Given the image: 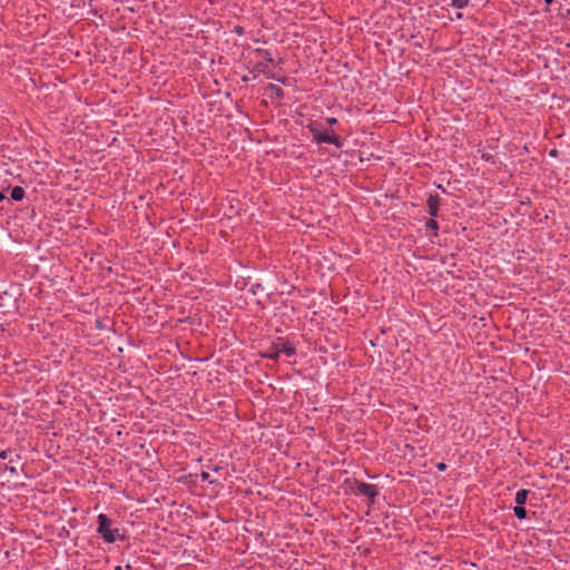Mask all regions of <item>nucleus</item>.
Returning <instances> with one entry per match:
<instances>
[{
  "instance_id": "obj_1",
  "label": "nucleus",
  "mask_w": 570,
  "mask_h": 570,
  "mask_svg": "<svg viewBox=\"0 0 570 570\" xmlns=\"http://www.w3.org/2000/svg\"><path fill=\"white\" fill-rule=\"evenodd\" d=\"M307 129L313 135V140L317 144H333L337 148L343 146V139L333 129H326L321 124L311 122Z\"/></svg>"
},
{
  "instance_id": "obj_2",
  "label": "nucleus",
  "mask_w": 570,
  "mask_h": 570,
  "mask_svg": "<svg viewBox=\"0 0 570 570\" xmlns=\"http://www.w3.org/2000/svg\"><path fill=\"white\" fill-rule=\"evenodd\" d=\"M21 295L20 288L11 284L0 292V313L7 314L18 309V297Z\"/></svg>"
},
{
  "instance_id": "obj_3",
  "label": "nucleus",
  "mask_w": 570,
  "mask_h": 570,
  "mask_svg": "<svg viewBox=\"0 0 570 570\" xmlns=\"http://www.w3.org/2000/svg\"><path fill=\"white\" fill-rule=\"evenodd\" d=\"M345 483L350 485L351 491L356 495L366 497L370 505L375 502L376 497L380 494L379 488L375 484L365 483L357 479H346Z\"/></svg>"
},
{
  "instance_id": "obj_4",
  "label": "nucleus",
  "mask_w": 570,
  "mask_h": 570,
  "mask_svg": "<svg viewBox=\"0 0 570 570\" xmlns=\"http://www.w3.org/2000/svg\"><path fill=\"white\" fill-rule=\"evenodd\" d=\"M97 532L102 537L104 541L107 543H114L116 541V535L111 532V519L107 514L100 513L97 517Z\"/></svg>"
},
{
  "instance_id": "obj_5",
  "label": "nucleus",
  "mask_w": 570,
  "mask_h": 570,
  "mask_svg": "<svg viewBox=\"0 0 570 570\" xmlns=\"http://www.w3.org/2000/svg\"><path fill=\"white\" fill-rule=\"evenodd\" d=\"M255 52L258 55V56H262L264 58V62H258L256 66H255V69H257L258 71H262L264 72L265 68H268L269 65H273L274 63V60L272 58V55L269 53L268 50L266 49H261V48H257L255 50Z\"/></svg>"
},
{
  "instance_id": "obj_6",
  "label": "nucleus",
  "mask_w": 570,
  "mask_h": 570,
  "mask_svg": "<svg viewBox=\"0 0 570 570\" xmlns=\"http://www.w3.org/2000/svg\"><path fill=\"white\" fill-rule=\"evenodd\" d=\"M426 205H428V208H429V214L432 216V217H436L439 215V210H440V196L438 194H430L428 200H426Z\"/></svg>"
},
{
  "instance_id": "obj_7",
  "label": "nucleus",
  "mask_w": 570,
  "mask_h": 570,
  "mask_svg": "<svg viewBox=\"0 0 570 570\" xmlns=\"http://www.w3.org/2000/svg\"><path fill=\"white\" fill-rule=\"evenodd\" d=\"M279 354H281V344L278 342H274L271 344V346L265 351L263 352L261 355L262 357L264 358H267V360H277L279 357Z\"/></svg>"
},
{
  "instance_id": "obj_8",
  "label": "nucleus",
  "mask_w": 570,
  "mask_h": 570,
  "mask_svg": "<svg viewBox=\"0 0 570 570\" xmlns=\"http://www.w3.org/2000/svg\"><path fill=\"white\" fill-rule=\"evenodd\" d=\"M266 91L269 92V98L272 100H282L285 96L284 90L279 86L274 83H268L266 87Z\"/></svg>"
},
{
  "instance_id": "obj_9",
  "label": "nucleus",
  "mask_w": 570,
  "mask_h": 570,
  "mask_svg": "<svg viewBox=\"0 0 570 570\" xmlns=\"http://www.w3.org/2000/svg\"><path fill=\"white\" fill-rule=\"evenodd\" d=\"M277 342L281 344V353L283 352L287 356H294L296 354L295 346L291 344L287 340L278 337Z\"/></svg>"
},
{
  "instance_id": "obj_10",
  "label": "nucleus",
  "mask_w": 570,
  "mask_h": 570,
  "mask_svg": "<svg viewBox=\"0 0 570 570\" xmlns=\"http://www.w3.org/2000/svg\"><path fill=\"white\" fill-rule=\"evenodd\" d=\"M20 460H21V456L19 454H16L14 458H10L9 463L6 464L4 470L9 471L12 474L17 473V465H19Z\"/></svg>"
},
{
  "instance_id": "obj_11",
  "label": "nucleus",
  "mask_w": 570,
  "mask_h": 570,
  "mask_svg": "<svg viewBox=\"0 0 570 570\" xmlns=\"http://www.w3.org/2000/svg\"><path fill=\"white\" fill-rule=\"evenodd\" d=\"M24 195H26V191L21 186H14L11 189L10 197H11V199H13L16 202H20L24 198Z\"/></svg>"
},
{
  "instance_id": "obj_12",
  "label": "nucleus",
  "mask_w": 570,
  "mask_h": 570,
  "mask_svg": "<svg viewBox=\"0 0 570 570\" xmlns=\"http://www.w3.org/2000/svg\"><path fill=\"white\" fill-rule=\"evenodd\" d=\"M249 292L254 296H264L266 294V288L264 287V285L262 283H254L250 285Z\"/></svg>"
},
{
  "instance_id": "obj_13",
  "label": "nucleus",
  "mask_w": 570,
  "mask_h": 570,
  "mask_svg": "<svg viewBox=\"0 0 570 570\" xmlns=\"http://www.w3.org/2000/svg\"><path fill=\"white\" fill-rule=\"evenodd\" d=\"M529 493L530 491L527 489L519 490L515 494V503L519 505H524L528 500Z\"/></svg>"
},
{
  "instance_id": "obj_14",
  "label": "nucleus",
  "mask_w": 570,
  "mask_h": 570,
  "mask_svg": "<svg viewBox=\"0 0 570 570\" xmlns=\"http://www.w3.org/2000/svg\"><path fill=\"white\" fill-rule=\"evenodd\" d=\"M425 227L428 230L432 232L431 237L438 236L439 224L435 219H433V218L428 219L425 223Z\"/></svg>"
},
{
  "instance_id": "obj_15",
  "label": "nucleus",
  "mask_w": 570,
  "mask_h": 570,
  "mask_svg": "<svg viewBox=\"0 0 570 570\" xmlns=\"http://www.w3.org/2000/svg\"><path fill=\"white\" fill-rule=\"evenodd\" d=\"M513 512H514V515L519 519V520H523L527 518V510L523 505H519L517 504L514 508H513Z\"/></svg>"
},
{
  "instance_id": "obj_16",
  "label": "nucleus",
  "mask_w": 570,
  "mask_h": 570,
  "mask_svg": "<svg viewBox=\"0 0 570 570\" xmlns=\"http://www.w3.org/2000/svg\"><path fill=\"white\" fill-rule=\"evenodd\" d=\"M469 0H452L451 6L456 9H463L468 6Z\"/></svg>"
},
{
  "instance_id": "obj_17",
  "label": "nucleus",
  "mask_w": 570,
  "mask_h": 570,
  "mask_svg": "<svg viewBox=\"0 0 570 570\" xmlns=\"http://www.w3.org/2000/svg\"><path fill=\"white\" fill-rule=\"evenodd\" d=\"M266 77L269 78V79H274V80H276L278 82H282L283 85L287 83V78L286 77H277L275 73H272V72L266 73Z\"/></svg>"
},
{
  "instance_id": "obj_18",
  "label": "nucleus",
  "mask_w": 570,
  "mask_h": 570,
  "mask_svg": "<svg viewBox=\"0 0 570 570\" xmlns=\"http://www.w3.org/2000/svg\"><path fill=\"white\" fill-rule=\"evenodd\" d=\"M200 479H202V481H208L210 484L216 483V481H215V480H210V475H209V473H208V472H205V471H203V472L200 473Z\"/></svg>"
},
{
  "instance_id": "obj_19",
  "label": "nucleus",
  "mask_w": 570,
  "mask_h": 570,
  "mask_svg": "<svg viewBox=\"0 0 570 570\" xmlns=\"http://www.w3.org/2000/svg\"><path fill=\"white\" fill-rule=\"evenodd\" d=\"M12 453L11 449H6L0 452V459L6 460Z\"/></svg>"
},
{
  "instance_id": "obj_20",
  "label": "nucleus",
  "mask_w": 570,
  "mask_h": 570,
  "mask_svg": "<svg viewBox=\"0 0 570 570\" xmlns=\"http://www.w3.org/2000/svg\"><path fill=\"white\" fill-rule=\"evenodd\" d=\"M111 532H114V534L116 535V540H125L126 539L125 534L119 533V529H112Z\"/></svg>"
},
{
  "instance_id": "obj_21",
  "label": "nucleus",
  "mask_w": 570,
  "mask_h": 570,
  "mask_svg": "<svg viewBox=\"0 0 570 570\" xmlns=\"http://www.w3.org/2000/svg\"><path fill=\"white\" fill-rule=\"evenodd\" d=\"M326 122L330 125V126H335L338 124V120L335 118V117H328L326 118Z\"/></svg>"
},
{
  "instance_id": "obj_22",
  "label": "nucleus",
  "mask_w": 570,
  "mask_h": 570,
  "mask_svg": "<svg viewBox=\"0 0 570 570\" xmlns=\"http://www.w3.org/2000/svg\"><path fill=\"white\" fill-rule=\"evenodd\" d=\"M448 465L444 462L436 463V469L441 472L445 471Z\"/></svg>"
},
{
  "instance_id": "obj_23",
  "label": "nucleus",
  "mask_w": 570,
  "mask_h": 570,
  "mask_svg": "<svg viewBox=\"0 0 570 570\" xmlns=\"http://www.w3.org/2000/svg\"><path fill=\"white\" fill-rule=\"evenodd\" d=\"M235 31H236V33H238V35H243V33H244V28H243V27H240V26H237V27L235 28Z\"/></svg>"
},
{
  "instance_id": "obj_24",
  "label": "nucleus",
  "mask_w": 570,
  "mask_h": 570,
  "mask_svg": "<svg viewBox=\"0 0 570 570\" xmlns=\"http://www.w3.org/2000/svg\"><path fill=\"white\" fill-rule=\"evenodd\" d=\"M549 155H550L551 157H557V156H558V150H557V149H551V150H550V153H549Z\"/></svg>"
},
{
  "instance_id": "obj_25",
  "label": "nucleus",
  "mask_w": 570,
  "mask_h": 570,
  "mask_svg": "<svg viewBox=\"0 0 570 570\" xmlns=\"http://www.w3.org/2000/svg\"><path fill=\"white\" fill-rule=\"evenodd\" d=\"M242 81H243V82H247V81H249V77H248L247 75L243 76V77H242Z\"/></svg>"
},
{
  "instance_id": "obj_26",
  "label": "nucleus",
  "mask_w": 570,
  "mask_h": 570,
  "mask_svg": "<svg viewBox=\"0 0 570 570\" xmlns=\"http://www.w3.org/2000/svg\"><path fill=\"white\" fill-rule=\"evenodd\" d=\"M6 199V196L3 194V191L0 190V203L3 202Z\"/></svg>"
},
{
  "instance_id": "obj_27",
  "label": "nucleus",
  "mask_w": 570,
  "mask_h": 570,
  "mask_svg": "<svg viewBox=\"0 0 570 570\" xmlns=\"http://www.w3.org/2000/svg\"><path fill=\"white\" fill-rule=\"evenodd\" d=\"M553 0H544L547 6H550L552 3Z\"/></svg>"
},
{
  "instance_id": "obj_28",
  "label": "nucleus",
  "mask_w": 570,
  "mask_h": 570,
  "mask_svg": "<svg viewBox=\"0 0 570 570\" xmlns=\"http://www.w3.org/2000/svg\"><path fill=\"white\" fill-rule=\"evenodd\" d=\"M97 326L101 327V322L100 321H97Z\"/></svg>"
},
{
  "instance_id": "obj_29",
  "label": "nucleus",
  "mask_w": 570,
  "mask_h": 570,
  "mask_svg": "<svg viewBox=\"0 0 570 570\" xmlns=\"http://www.w3.org/2000/svg\"><path fill=\"white\" fill-rule=\"evenodd\" d=\"M115 570H122L120 566H117Z\"/></svg>"
},
{
  "instance_id": "obj_30",
  "label": "nucleus",
  "mask_w": 570,
  "mask_h": 570,
  "mask_svg": "<svg viewBox=\"0 0 570 570\" xmlns=\"http://www.w3.org/2000/svg\"><path fill=\"white\" fill-rule=\"evenodd\" d=\"M567 14L570 17V9L567 11Z\"/></svg>"
},
{
  "instance_id": "obj_31",
  "label": "nucleus",
  "mask_w": 570,
  "mask_h": 570,
  "mask_svg": "<svg viewBox=\"0 0 570 570\" xmlns=\"http://www.w3.org/2000/svg\"><path fill=\"white\" fill-rule=\"evenodd\" d=\"M567 14L570 17V9L567 11Z\"/></svg>"
},
{
  "instance_id": "obj_32",
  "label": "nucleus",
  "mask_w": 570,
  "mask_h": 570,
  "mask_svg": "<svg viewBox=\"0 0 570 570\" xmlns=\"http://www.w3.org/2000/svg\"><path fill=\"white\" fill-rule=\"evenodd\" d=\"M2 210V207H0V212Z\"/></svg>"
}]
</instances>
